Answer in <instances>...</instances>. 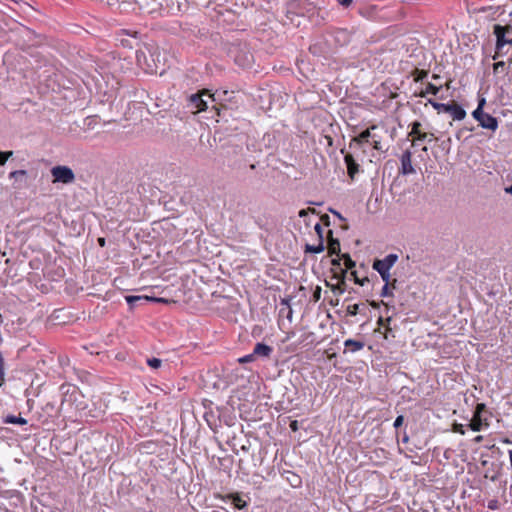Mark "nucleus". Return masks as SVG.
<instances>
[{
	"label": "nucleus",
	"instance_id": "nucleus-1",
	"mask_svg": "<svg viewBox=\"0 0 512 512\" xmlns=\"http://www.w3.org/2000/svg\"><path fill=\"white\" fill-rule=\"evenodd\" d=\"M493 34L496 36L495 53L492 56L495 60L508 53L509 48L506 47L512 43V29H508L506 26L500 24H495Z\"/></svg>",
	"mask_w": 512,
	"mask_h": 512
},
{
	"label": "nucleus",
	"instance_id": "nucleus-2",
	"mask_svg": "<svg viewBox=\"0 0 512 512\" xmlns=\"http://www.w3.org/2000/svg\"><path fill=\"white\" fill-rule=\"evenodd\" d=\"M485 104V98L479 99L477 108L472 112V117L481 128L494 134L499 127V121L496 117L484 111Z\"/></svg>",
	"mask_w": 512,
	"mask_h": 512
},
{
	"label": "nucleus",
	"instance_id": "nucleus-3",
	"mask_svg": "<svg viewBox=\"0 0 512 512\" xmlns=\"http://www.w3.org/2000/svg\"><path fill=\"white\" fill-rule=\"evenodd\" d=\"M398 261V255L397 254H388L383 259H376L374 260L372 264V268L377 271L381 279L388 283L392 279L390 270L391 268L396 264Z\"/></svg>",
	"mask_w": 512,
	"mask_h": 512
},
{
	"label": "nucleus",
	"instance_id": "nucleus-4",
	"mask_svg": "<svg viewBox=\"0 0 512 512\" xmlns=\"http://www.w3.org/2000/svg\"><path fill=\"white\" fill-rule=\"evenodd\" d=\"M428 102L432 105V107L438 112H446L449 113L453 120H463L466 117V111L457 103H439L432 99H429Z\"/></svg>",
	"mask_w": 512,
	"mask_h": 512
},
{
	"label": "nucleus",
	"instance_id": "nucleus-5",
	"mask_svg": "<svg viewBox=\"0 0 512 512\" xmlns=\"http://www.w3.org/2000/svg\"><path fill=\"white\" fill-rule=\"evenodd\" d=\"M51 174L53 176V182L69 184L75 180L74 172L67 166H55L51 169Z\"/></svg>",
	"mask_w": 512,
	"mask_h": 512
},
{
	"label": "nucleus",
	"instance_id": "nucleus-6",
	"mask_svg": "<svg viewBox=\"0 0 512 512\" xmlns=\"http://www.w3.org/2000/svg\"><path fill=\"white\" fill-rule=\"evenodd\" d=\"M341 260H342L341 258L332 259L331 264L333 267H332L331 271L333 272V278L338 281L337 285L335 287H333V291H335L337 289V290H339L340 293H343L345 290L344 285H345L347 271L341 267V263H340Z\"/></svg>",
	"mask_w": 512,
	"mask_h": 512
},
{
	"label": "nucleus",
	"instance_id": "nucleus-7",
	"mask_svg": "<svg viewBox=\"0 0 512 512\" xmlns=\"http://www.w3.org/2000/svg\"><path fill=\"white\" fill-rule=\"evenodd\" d=\"M134 5L147 14H154L161 10V3L158 0H135Z\"/></svg>",
	"mask_w": 512,
	"mask_h": 512
},
{
	"label": "nucleus",
	"instance_id": "nucleus-8",
	"mask_svg": "<svg viewBox=\"0 0 512 512\" xmlns=\"http://www.w3.org/2000/svg\"><path fill=\"white\" fill-rule=\"evenodd\" d=\"M378 130H383L384 133H386V129L383 126L380 127L379 125L373 124L370 127H368L367 129H365L364 131H362L359 135L353 137L351 142H354L360 146L365 143L370 144L372 131H378Z\"/></svg>",
	"mask_w": 512,
	"mask_h": 512
},
{
	"label": "nucleus",
	"instance_id": "nucleus-9",
	"mask_svg": "<svg viewBox=\"0 0 512 512\" xmlns=\"http://www.w3.org/2000/svg\"><path fill=\"white\" fill-rule=\"evenodd\" d=\"M422 124L419 121H414L411 124V131L408 136L412 137V145H415L417 141H425L428 138L427 132L421 131Z\"/></svg>",
	"mask_w": 512,
	"mask_h": 512
},
{
	"label": "nucleus",
	"instance_id": "nucleus-10",
	"mask_svg": "<svg viewBox=\"0 0 512 512\" xmlns=\"http://www.w3.org/2000/svg\"><path fill=\"white\" fill-rule=\"evenodd\" d=\"M235 63L242 68H248L253 63V55L249 51L239 49L235 55Z\"/></svg>",
	"mask_w": 512,
	"mask_h": 512
},
{
	"label": "nucleus",
	"instance_id": "nucleus-11",
	"mask_svg": "<svg viewBox=\"0 0 512 512\" xmlns=\"http://www.w3.org/2000/svg\"><path fill=\"white\" fill-rule=\"evenodd\" d=\"M126 302L128 303L130 309H133V301H147V302H157V303H168V300L165 298L160 297H152V296H144V295H138V296H126L125 297Z\"/></svg>",
	"mask_w": 512,
	"mask_h": 512
},
{
	"label": "nucleus",
	"instance_id": "nucleus-12",
	"mask_svg": "<svg viewBox=\"0 0 512 512\" xmlns=\"http://www.w3.org/2000/svg\"><path fill=\"white\" fill-rule=\"evenodd\" d=\"M401 170L404 175L412 174L415 172L412 166V153L406 150L401 155Z\"/></svg>",
	"mask_w": 512,
	"mask_h": 512
},
{
	"label": "nucleus",
	"instance_id": "nucleus-13",
	"mask_svg": "<svg viewBox=\"0 0 512 512\" xmlns=\"http://www.w3.org/2000/svg\"><path fill=\"white\" fill-rule=\"evenodd\" d=\"M344 162L347 167V174L353 180L355 178V175L359 172L360 166L354 159L353 155L350 153H347L344 156Z\"/></svg>",
	"mask_w": 512,
	"mask_h": 512
},
{
	"label": "nucleus",
	"instance_id": "nucleus-14",
	"mask_svg": "<svg viewBox=\"0 0 512 512\" xmlns=\"http://www.w3.org/2000/svg\"><path fill=\"white\" fill-rule=\"evenodd\" d=\"M273 352V348L264 343H257L254 346L253 354L256 358H269Z\"/></svg>",
	"mask_w": 512,
	"mask_h": 512
},
{
	"label": "nucleus",
	"instance_id": "nucleus-15",
	"mask_svg": "<svg viewBox=\"0 0 512 512\" xmlns=\"http://www.w3.org/2000/svg\"><path fill=\"white\" fill-rule=\"evenodd\" d=\"M340 241L336 238H333V231H328V254L329 255H339L340 254Z\"/></svg>",
	"mask_w": 512,
	"mask_h": 512
},
{
	"label": "nucleus",
	"instance_id": "nucleus-16",
	"mask_svg": "<svg viewBox=\"0 0 512 512\" xmlns=\"http://www.w3.org/2000/svg\"><path fill=\"white\" fill-rule=\"evenodd\" d=\"M365 344L362 341L354 340V339H347L344 341V352H351L355 353L357 351H360L364 348Z\"/></svg>",
	"mask_w": 512,
	"mask_h": 512
},
{
	"label": "nucleus",
	"instance_id": "nucleus-17",
	"mask_svg": "<svg viewBox=\"0 0 512 512\" xmlns=\"http://www.w3.org/2000/svg\"><path fill=\"white\" fill-rule=\"evenodd\" d=\"M383 134H385L383 130L372 131L370 144L375 150H382L381 142L383 139Z\"/></svg>",
	"mask_w": 512,
	"mask_h": 512
},
{
	"label": "nucleus",
	"instance_id": "nucleus-18",
	"mask_svg": "<svg viewBox=\"0 0 512 512\" xmlns=\"http://www.w3.org/2000/svg\"><path fill=\"white\" fill-rule=\"evenodd\" d=\"M441 89V86H436L432 83H427L425 89H422L420 92L415 93V96L424 98L428 94L437 95Z\"/></svg>",
	"mask_w": 512,
	"mask_h": 512
},
{
	"label": "nucleus",
	"instance_id": "nucleus-19",
	"mask_svg": "<svg viewBox=\"0 0 512 512\" xmlns=\"http://www.w3.org/2000/svg\"><path fill=\"white\" fill-rule=\"evenodd\" d=\"M190 102L197 109V112H202L207 109V103L202 99V95H200V94L191 95Z\"/></svg>",
	"mask_w": 512,
	"mask_h": 512
},
{
	"label": "nucleus",
	"instance_id": "nucleus-20",
	"mask_svg": "<svg viewBox=\"0 0 512 512\" xmlns=\"http://www.w3.org/2000/svg\"><path fill=\"white\" fill-rule=\"evenodd\" d=\"M396 282H397V280L395 278L388 281V283L385 282V284L382 288V291H381V296H383V297L392 296L393 294H392L391 288L395 289Z\"/></svg>",
	"mask_w": 512,
	"mask_h": 512
},
{
	"label": "nucleus",
	"instance_id": "nucleus-21",
	"mask_svg": "<svg viewBox=\"0 0 512 512\" xmlns=\"http://www.w3.org/2000/svg\"><path fill=\"white\" fill-rule=\"evenodd\" d=\"M324 251V241L319 240L317 245H305V252L308 253H321Z\"/></svg>",
	"mask_w": 512,
	"mask_h": 512
},
{
	"label": "nucleus",
	"instance_id": "nucleus-22",
	"mask_svg": "<svg viewBox=\"0 0 512 512\" xmlns=\"http://www.w3.org/2000/svg\"><path fill=\"white\" fill-rule=\"evenodd\" d=\"M411 76L413 77L414 82H421L428 76V71L423 69L415 68L411 72Z\"/></svg>",
	"mask_w": 512,
	"mask_h": 512
},
{
	"label": "nucleus",
	"instance_id": "nucleus-23",
	"mask_svg": "<svg viewBox=\"0 0 512 512\" xmlns=\"http://www.w3.org/2000/svg\"><path fill=\"white\" fill-rule=\"evenodd\" d=\"M469 427L472 431L478 432L482 429V420L481 416L474 415L469 423Z\"/></svg>",
	"mask_w": 512,
	"mask_h": 512
},
{
	"label": "nucleus",
	"instance_id": "nucleus-24",
	"mask_svg": "<svg viewBox=\"0 0 512 512\" xmlns=\"http://www.w3.org/2000/svg\"><path fill=\"white\" fill-rule=\"evenodd\" d=\"M5 423H9V424H18V425H25L27 424V420L21 416H14V415H9L5 418L4 420Z\"/></svg>",
	"mask_w": 512,
	"mask_h": 512
},
{
	"label": "nucleus",
	"instance_id": "nucleus-25",
	"mask_svg": "<svg viewBox=\"0 0 512 512\" xmlns=\"http://www.w3.org/2000/svg\"><path fill=\"white\" fill-rule=\"evenodd\" d=\"M231 498H232V502H233L234 506L237 509L241 510L247 506V502L244 501L238 494H232Z\"/></svg>",
	"mask_w": 512,
	"mask_h": 512
},
{
	"label": "nucleus",
	"instance_id": "nucleus-26",
	"mask_svg": "<svg viewBox=\"0 0 512 512\" xmlns=\"http://www.w3.org/2000/svg\"><path fill=\"white\" fill-rule=\"evenodd\" d=\"M384 339L389 340L391 338H395V334L393 332V329L391 327V324L386 323L383 328L382 332Z\"/></svg>",
	"mask_w": 512,
	"mask_h": 512
},
{
	"label": "nucleus",
	"instance_id": "nucleus-27",
	"mask_svg": "<svg viewBox=\"0 0 512 512\" xmlns=\"http://www.w3.org/2000/svg\"><path fill=\"white\" fill-rule=\"evenodd\" d=\"M391 322H392V317H391V316H387L386 318H384V317H382V316H381V317H379V318L377 319V325H378V328H377L375 331H376V332H380V333H381V332H382V328H383V326H384L386 323L391 324Z\"/></svg>",
	"mask_w": 512,
	"mask_h": 512
},
{
	"label": "nucleus",
	"instance_id": "nucleus-28",
	"mask_svg": "<svg viewBox=\"0 0 512 512\" xmlns=\"http://www.w3.org/2000/svg\"><path fill=\"white\" fill-rule=\"evenodd\" d=\"M504 71H505V74L508 73V71L506 69V63L504 61H498V62L493 64V72H494V74H497L499 72H504Z\"/></svg>",
	"mask_w": 512,
	"mask_h": 512
},
{
	"label": "nucleus",
	"instance_id": "nucleus-29",
	"mask_svg": "<svg viewBox=\"0 0 512 512\" xmlns=\"http://www.w3.org/2000/svg\"><path fill=\"white\" fill-rule=\"evenodd\" d=\"M145 70L151 74H157L158 72L161 74L164 71V68H160L157 63H154V65L147 63Z\"/></svg>",
	"mask_w": 512,
	"mask_h": 512
},
{
	"label": "nucleus",
	"instance_id": "nucleus-30",
	"mask_svg": "<svg viewBox=\"0 0 512 512\" xmlns=\"http://www.w3.org/2000/svg\"><path fill=\"white\" fill-rule=\"evenodd\" d=\"M341 259L344 260V264H345V270H349V269H352L355 267V262L352 260V258L350 257L349 254H343L341 256Z\"/></svg>",
	"mask_w": 512,
	"mask_h": 512
},
{
	"label": "nucleus",
	"instance_id": "nucleus-31",
	"mask_svg": "<svg viewBox=\"0 0 512 512\" xmlns=\"http://www.w3.org/2000/svg\"><path fill=\"white\" fill-rule=\"evenodd\" d=\"M255 360H256V357L254 356V354H253V352H252V353H250V354H248V355H245V356H243V357L238 358V360H237V361H238L240 364H245V363L253 362V361H255Z\"/></svg>",
	"mask_w": 512,
	"mask_h": 512
},
{
	"label": "nucleus",
	"instance_id": "nucleus-32",
	"mask_svg": "<svg viewBox=\"0 0 512 512\" xmlns=\"http://www.w3.org/2000/svg\"><path fill=\"white\" fill-rule=\"evenodd\" d=\"M13 155V151H0V165H4L6 161Z\"/></svg>",
	"mask_w": 512,
	"mask_h": 512
},
{
	"label": "nucleus",
	"instance_id": "nucleus-33",
	"mask_svg": "<svg viewBox=\"0 0 512 512\" xmlns=\"http://www.w3.org/2000/svg\"><path fill=\"white\" fill-rule=\"evenodd\" d=\"M147 364L153 369H158L161 366L162 361L158 358H150L147 360Z\"/></svg>",
	"mask_w": 512,
	"mask_h": 512
},
{
	"label": "nucleus",
	"instance_id": "nucleus-34",
	"mask_svg": "<svg viewBox=\"0 0 512 512\" xmlns=\"http://www.w3.org/2000/svg\"><path fill=\"white\" fill-rule=\"evenodd\" d=\"M359 312V304H352L347 307V313L351 316L357 315Z\"/></svg>",
	"mask_w": 512,
	"mask_h": 512
},
{
	"label": "nucleus",
	"instance_id": "nucleus-35",
	"mask_svg": "<svg viewBox=\"0 0 512 512\" xmlns=\"http://www.w3.org/2000/svg\"><path fill=\"white\" fill-rule=\"evenodd\" d=\"M26 174H27L26 170H15L9 174V177L17 179V178H20V176L21 177L26 176Z\"/></svg>",
	"mask_w": 512,
	"mask_h": 512
},
{
	"label": "nucleus",
	"instance_id": "nucleus-36",
	"mask_svg": "<svg viewBox=\"0 0 512 512\" xmlns=\"http://www.w3.org/2000/svg\"><path fill=\"white\" fill-rule=\"evenodd\" d=\"M453 431L456 432V433H459L461 435L465 434L464 426L462 424H459V423H455L453 425Z\"/></svg>",
	"mask_w": 512,
	"mask_h": 512
},
{
	"label": "nucleus",
	"instance_id": "nucleus-37",
	"mask_svg": "<svg viewBox=\"0 0 512 512\" xmlns=\"http://www.w3.org/2000/svg\"><path fill=\"white\" fill-rule=\"evenodd\" d=\"M314 229H315V231H316V233L318 235L319 240H323V228H322V226L319 223H317L314 226Z\"/></svg>",
	"mask_w": 512,
	"mask_h": 512
},
{
	"label": "nucleus",
	"instance_id": "nucleus-38",
	"mask_svg": "<svg viewBox=\"0 0 512 512\" xmlns=\"http://www.w3.org/2000/svg\"><path fill=\"white\" fill-rule=\"evenodd\" d=\"M403 422H404V417H403L402 415H399V416L395 419V421H394V424H393V425H394V427L397 429V428H399L400 426H402Z\"/></svg>",
	"mask_w": 512,
	"mask_h": 512
},
{
	"label": "nucleus",
	"instance_id": "nucleus-39",
	"mask_svg": "<svg viewBox=\"0 0 512 512\" xmlns=\"http://www.w3.org/2000/svg\"><path fill=\"white\" fill-rule=\"evenodd\" d=\"M351 274L354 276L355 283H357V284H359V285H361V286H363V285H364L365 281H368V279H367V278H364V279L360 280V279L357 277V275H356V272H355V271L351 272Z\"/></svg>",
	"mask_w": 512,
	"mask_h": 512
},
{
	"label": "nucleus",
	"instance_id": "nucleus-40",
	"mask_svg": "<svg viewBox=\"0 0 512 512\" xmlns=\"http://www.w3.org/2000/svg\"><path fill=\"white\" fill-rule=\"evenodd\" d=\"M484 408H485V405L483 403L477 404L476 409L474 411V415L481 416V412L483 411Z\"/></svg>",
	"mask_w": 512,
	"mask_h": 512
},
{
	"label": "nucleus",
	"instance_id": "nucleus-41",
	"mask_svg": "<svg viewBox=\"0 0 512 512\" xmlns=\"http://www.w3.org/2000/svg\"><path fill=\"white\" fill-rule=\"evenodd\" d=\"M352 1L353 0H337V2L344 7H348L352 3Z\"/></svg>",
	"mask_w": 512,
	"mask_h": 512
},
{
	"label": "nucleus",
	"instance_id": "nucleus-42",
	"mask_svg": "<svg viewBox=\"0 0 512 512\" xmlns=\"http://www.w3.org/2000/svg\"><path fill=\"white\" fill-rule=\"evenodd\" d=\"M119 4H134L135 0H117Z\"/></svg>",
	"mask_w": 512,
	"mask_h": 512
},
{
	"label": "nucleus",
	"instance_id": "nucleus-43",
	"mask_svg": "<svg viewBox=\"0 0 512 512\" xmlns=\"http://www.w3.org/2000/svg\"><path fill=\"white\" fill-rule=\"evenodd\" d=\"M436 139L437 138L435 137V135L433 133H428V138L425 141L432 142Z\"/></svg>",
	"mask_w": 512,
	"mask_h": 512
},
{
	"label": "nucleus",
	"instance_id": "nucleus-44",
	"mask_svg": "<svg viewBox=\"0 0 512 512\" xmlns=\"http://www.w3.org/2000/svg\"><path fill=\"white\" fill-rule=\"evenodd\" d=\"M482 440H483V436H482V435H478V436H476V437L474 438V441H475L476 443H479V442H481Z\"/></svg>",
	"mask_w": 512,
	"mask_h": 512
},
{
	"label": "nucleus",
	"instance_id": "nucleus-45",
	"mask_svg": "<svg viewBox=\"0 0 512 512\" xmlns=\"http://www.w3.org/2000/svg\"><path fill=\"white\" fill-rule=\"evenodd\" d=\"M142 56H143V57H144V59L146 60V56L144 55V53H141V54L137 53V60H138V62H139V63H141V57H142Z\"/></svg>",
	"mask_w": 512,
	"mask_h": 512
},
{
	"label": "nucleus",
	"instance_id": "nucleus-46",
	"mask_svg": "<svg viewBox=\"0 0 512 512\" xmlns=\"http://www.w3.org/2000/svg\"><path fill=\"white\" fill-rule=\"evenodd\" d=\"M306 215H307V210L302 209V210H300V211H299V216H300V217H304V216H306Z\"/></svg>",
	"mask_w": 512,
	"mask_h": 512
},
{
	"label": "nucleus",
	"instance_id": "nucleus-47",
	"mask_svg": "<svg viewBox=\"0 0 512 512\" xmlns=\"http://www.w3.org/2000/svg\"><path fill=\"white\" fill-rule=\"evenodd\" d=\"M98 243L101 247L105 245V239L104 238H98Z\"/></svg>",
	"mask_w": 512,
	"mask_h": 512
},
{
	"label": "nucleus",
	"instance_id": "nucleus-48",
	"mask_svg": "<svg viewBox=\"0 0 512 512\" xmlns=\"http://www.w3.org/2000/svg\"><path fill=\"white\" fill-rule=\"evenodd\" d=\"M508 455H509L510 466L512 469V450H508Z\"/></svg>",
	"mask_w": 512,
	"mask_h": 512
},
{
	"label": "nucleus",
	"instance_id": "nucleus-49",
	"mask_svg": "<svg viewBox=\"0 0 512 512\" xmlns=\"http://www.w3.org/2000/svg\"><path fill=\"white\" fill-rule=\"evenodd\" d=\"M290 426H291V428L293 430H296V428H297V421H293Z\"/></svg>",
	"mask_w": 512,
	"mask_h": 512
},
{
	"label": "nucleus",
	"instance_id": "nucleus-50",
	"mask_svg": "<svg viewBox=\"0 0 512 512\" xmlns=\"http://www.w3.org/2000/svg\"><path fill=\"white\" fill-rule=\"evenodd\" d=\"M503 442H504V443H506V444H512V440H510V439H508V438H505V439L503 440Z\"/></svg>",
	"mask_w": 512,
	"mask_h": 512
},
{
	"label": "nucleus",
	"instance_id": "nucleus-51",
	"mask_svg": "<svg viewBox=\"0 0 512 512\" xmlns=\"http://www.w3.org/2000/svg\"><path fill=\"white\" fill-rule=\"evenodd\" d=\"M432 79H434V80L439 79V75H437V74H433V75H432Z\"/></svg>",
	"mask_w": 512,
	"mask_h": 512
},
{
	"label": "nucleus",
	"instance_id": "nucleus-52",
	"mask_svg": "<svg viewBox=\"0 0 512 512\" xmlns=\"http://www.w3.org/2000/svg\"><path fill=\"white\" fill-rule=\"evenodd\" d=\"M495 507V503H489V508L493 509Z\"/></svg>",
	"mask_w": 512,
	"mask_h": 512
},
{
	"label": "nucleus",
	"instance_id": "nucleus-53",
	"mask_svg": "<svg viewBox=\"0 0 512 512\" xmlns=\"http://www.w3.org/2000/svg\"><path fill=\"white\" fill-rule=\"evenodd\" d=\"M495 507V503H489V508L493 509Z\"/></svg>",
	"mask_w": 512,
	"mask_h": 512
},
{
	"label": "nucleus",
	"instance_id": "nucleus-54",
	"mask_svg": "<svg viewBox=\"0 0 512 512\" xmlns=\"http://www.w3.org/2000/svg\"><path fill=\"white\" fill-rule=\"evenodd\" d=\"M512 65V59H509L508 61V67H510Z\"/></svg>",
	"mask_w": 512,
	"mask_h": 512
},
{
	"label": "nucleus",
	"instance_id": "nucleus-55",
	"mask_svg": "<svg viewBox=\"0 0 512 512\" xmlns=\"http://www.w3.org/2000/svg\"><path fill=\"white\" fill-rule=\"evenodd\" d=\"M139 301H133V308L136 306V304L138 303Z\"/></svg>",
	"mask_w": 512,
	"mask_h": 512
},
{
	"label": "nucleus",
	"instance_id": "nucleus-56",
	"mask_svg": "<svg viewBox=\"0 0 512 512\" xmlns=\"http://www.w3.org/2000/svg\"><path fill=\"white\" fill-rule=\"evenodd\" d=\"M506 27H507L508 29H512V26H510V25H506Z\"/></svg>",
	"mask_w": 512,
	"mask_h": 512
}]
</instances>
